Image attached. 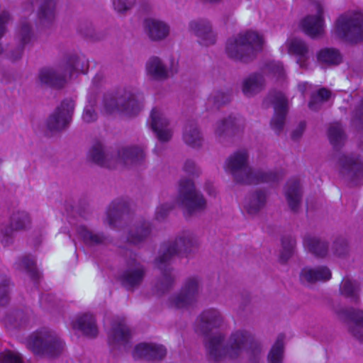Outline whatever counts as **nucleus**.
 I'll use <instances>...</instances> for the list:
<instances>
[{
    "label": "nucleus",
    "instance_id": "8fccbe9b",
    "mask_svg": "<svg viewBox=\"0 0 363 363\" xmlns=\"http://www.w3.org/2000/svg\"><path fill=\"white\" fill-rule=\"evenodd\" d=\"M89 103V104L85 106L82 115L83 121L87 123L94 122L97 119V113L95 109L96 105V100H90Z\"/></svg>",
    "mask_w": 363,
    "mask_h": 363
},
{
    "label": "nucleus",
    "instance_id": "052dcab7",
    "mask_svg": "<svg viewBox=\"0 0 363 363\" xmlns=\"http://www.w3.org/2000/svg\"><path fill=\"white\" fill-rule=\"evenodd\" d=\"M354 120L363 130V99L354 110Z\"/></svg>",
    "mask_w": 363,
    "mask_h": 363
},
{
    "label": "nucleus",
    "instance_id": "5701e85b",
    "mask_svg": "<svg viewBox=\"0 0 363 363\" xmlns=\"http://www.w3.org/2000/svg\"><path fill=\"white\" fill-rule=\"evenodd\" d=\"M130 207L127 201L118 198L113 200L106 211V220L111 228H115L118 221L129 213Z\"/></svg>",
    "mask_w": 363,
    "mask_h": 363
},
{
    "label": "nucleus",
    "instance_id": "c03bdc74",
    "mask_svg": "<svg viewBox=\"0 0 363 363\" xmlns=\"http://www.w3.org/2000/svg\"><path fill=\"white\" fill-rule=\"evenodd\" d=\"M11 280L6 274L0 272V307L7 306L11 301Z\"/></svg>",
    "mask_w": 363,
    "mask_h": 363
},
{
    "label": "nucleus",
    "instance_id": "f8f14e48",
    "mask_svg": "<svg viewBox=\"0 0 363 363\" xmlns=\"http://www.w3.org/2000/svg\"><path fill=\"white\" fill-rule=\"evenodd\" d=\"M268 99L274 107V113L270 121V126L277 134L284 129L288 113V100L281 91L269 93Z\"/></svg>",
    "mask_w": 363,
    "mask_h": 363
},
{
    "label": "nucleus",
    "instance_id": "6e6d98bb",
    "mask_svg": "<svg viewBox=\"0 0 363 363\" xmlns=\"http://www.w3.org/2000/svg\"><path fill=\"white\" fill-rule=\"evenodd\" d=\"M1 363H23L21 356L12 351H7L0 354Z\"/></svg>",
    "mask_w": 363,
    "mask_h": 363
},
{
    "label": "nucleus",
    "instance_id": "a18cd8bd",
    "mask_svg": "<svg viewBox=\"0 0 363 363\" xmlns=\"http://www.w3.org/2000/svg\"><path fill=\"white\" fill-rule=\"evenodd\" d=\"M296 245V239L291 235H285L281 238L282 250L280 254L279 260L285 264L294 253Z\"/></svg>",
    "mask_w": 363,
    "mask_h": 363
},
{
    "label": "nucleus",
    "instance_id": "f257e3e1",
    "mask_svg": "<svg viewBox=\"0 0 363 363\" xmlns=\"http://www.w3.org/2000/svg\"><path fill=\"white\" fill-rule=\"evenodd\" d=\"M196 247V240L191 234L177 238L174 241L163 243L160 255L155 263L161 272L162 277L157 281L155 288L158 293L164 294L168 292L174 284V277L172 274L173 268L171 264L173 258L179 254L186 255L191 253Z\"/></svg>",
    "mask_w": 363,
    "mask_h": 363
},
{
    "label": "nucleus",
    "instance_id": "1a4fd4ad",
    "mask_svg": "<svg viewBox=\"0 0 363 363\" xmlns=\"http://www.w3.org/2000/svg\"><path fill=\"white\" fill-rule=\"evenodd\" d=\"M31 224L30 214L25 211H16L10 216L9 224L2 225L0 227V240L4 247L13 244L14 233L26 230Z\"/></svg>",
    "mask_w": 363,
    "mask_h": 363
},
{
    "label": "nucleus",
    "instance_id": "7c9ffc66",
    "mask_svg": "<svg viewBox=\"0 0 363 363\" xmlns=\"http://www.w3.org/2000/svg\"><path fill=\"white\" fill-rule=\"evenodd\" d=\"M183 140L190 147L201 146L203 137L195 121L189 120L185 124L183 130Z\"/></svg>",
    "mask_w": 363,
    "mask_h": 363
},
{
    "label": "nucleus",
    "instance_id": "a878e982",
    "mask_svg": "<svg viewBox=\"0 0 363 363\" xmlns=\"http://www.w3.org/2000/svg\"><path fill=\"white\" fill-rule=\"evenodd\" d=\"M73 328L80 330L84 335L90 338H95L98 335L96 318L89 313L79 316L73 323Z\"/></svg>",
    "mask_w": 363,
    "mask_h": 363
},
{
    "label": "nucleus",
    "instance_id": "f03ea898",
    "mask_svg": "<svg viewBox=\"0 0 363 363\" xmlns=\"http://www.w3.org/2000/svg\"><path fill=\"white\" fill-rule=\"evenodd\" d=\"M225 336L218 334L211 337L206 344L209 357L215 362H219L224 357L237 358L241 351L251 352L255 357L261 352L260 344L247 331H237L232 334L230 345L224 346Z\"/></svg>",
    "mask_w": 363,
    "mask_h": 363
},
{
    "label": "nucleus",
    "instance_id": "09e8293b",
    "mask_svg": "<svg viewBox=\"0 0 363 363\" xmlns=\"http://www.w3.org/2000/svg\"><path fill=\"white\" fill-rule=\"evenodd\" d=\"M21 264L33 281H38L39 280L40 273L36 268V264L33 259L25 256L21 259Z\"/></svg>",
    "mask_w": 363,
    "mask_h": 363
},
{
    "label": "nucleus",
    "instance_id": "ddd939ff",
    "mask_svg": "<svg viewBox=\"0 0 363 363\" xmlns=\"http://www.w3.org/2000/svg\"><path fill=\"white\" fill-rule=\"evenodd\" d=\"M145 274V267L140 262L135 261L133 264H128L127 268L120 274L118 280L126 290L133 291L142 284Z\"/></svg>",
    "mask_w": 363,
    "mask_h": 363
},
{
    "label": "nucleus",
    "instance_id": "e433bc0d",
    "mask_svg": "<svg viewBox=\"0 0 363 363\" xmlns=\"http://www.w3.org/2000/svg\"><path fill=\"white\" fill-rule=\"evenodd\" d=\"M317 60L327 66H337L342 62V56L338 49L325 48L320 49L316 55Z\"/></svg>",
    "mask_w": 363,
    "mask_h": 363
},
{
    "label": "nucleus",
    "instance_id": "c756f323",
    "mask_svg": "<svg viewBox=\"0 0 363 363\" xmlns=\"http://www.w3.org/2000/svg\"><path fill=\"white\" fill-rule=\"evenodd\" d=\"M289 52L297 57V63L301 67H307V62L309 59V49L306 43L299 38H294L289 43Z\"/></svg>",
    "mask_w": 363,
    "mask_h": 363
},
{
    "label": "nucleus",
    "instance_id": "39448f33",
    "mask_svg": "<svg viewBox=\"0 0 363 363\" xmlns=\"http://www.w3.org/2000/svg\"><path fill=\"white\" fill-rule=\"evenodd\" d=\"M264 40L257 32L247 30L230 38L225 45L228 57L235 61L250 63L263 49Z\"/></svg>",
    "mask_w": 363,
    "mask_h": 363
},
{
    "label": "nucleus",
    "instance_id": "b1692460",
    "mask_svg": "<svg viewBox=\"0 0 363 363\" xmlns=\"http://www.w3.org/2000/svg\"><path fill=\"white\" fill-rule=\"evenodd\" d=\"M265 85L266 82L263 74L254 72L243 80L242 91L245 96L252 97L264 90Z\"/></svg>",
    "mask_w": 363,
    "mask_h": 363
},
{
    "label": "nucleus",
    "instance_id": "423d86ee",
    "mask_svg": "<svg viewBox=\"0 0 363 363\" xmlns=\"http://www.w3.org/2000/svg\"><path fill=\"white\" fill-rule=\"evenodd\" d=\"M26 346L35 355L56 358L62 353L65 344L54 331L43 328L28 337Z\"/></svg>",
    "mask_w": 363,
    "mask_h": 363
},
{
    "label": "nucleus",
    "instance_id": "58836bf2",
    "mask_svg": "<svg viewBox=\"0 0 363 363\" xmlns=\"http://www.w3.org/2000/svg\"><path fill=\"white\" fill-rule=\"evenodd\" d=\"M150 223L144 220L138 223L129 231L127 239L129 242L137 245L145 240L150 235Z\"/></svg>",
    "mask_w": 363,
    "mask_h": 363
},
{
    "label": "nucleus",
    "instance_id": "13d9d810",
    "mask_svg": "<svg viewBox=\"0 0 363 363\" xmlns=\"http://www.w3.org/2000/svg\"><path fill=\"white\" fill-rule=\"evenodd\" d=\"M174 206L170 203H164L158 206L155 212V219L158 221L164 220L173 209Z\"/></svg>",
    "mask_w": 363,
    "mask_h": 363
},
{
    "label": "nucleus",
    "instance_id": "774afa93",
    "mask_svg": "<svg viewBox=\"0 0 363 363\" xmlns=\"http://www.w3.org/2000/svg\"><path fill=\"white\" fill-rule=\"evenodd\" d=\"M362 149H363V147H362Z\"/></svg>",
    "mask_w": 363,
    "mask_h": 363
},
{
    "label": "nucleus",
    "instance_id": "69168bd1",
    "mask_svg": "<svg viewBox=\"0 0 363 363\" xmlns=\"http://www.w3.org/2000/svg\"><path fill=\"white\" fill-rule=\"evenodd\" d=\"M205 190L210 196H215L216 194V191L213 186L209 182L205 184Z\"/></svg>",
    "mask_w": 363,
    "mask_h": 363
},
{
    "label": "nucleus",
    "instance_id": "9b49d317",
    "mask_svg": "<svg viewBox=\"0 0 363 363\" xmlns=\"http://www.w3.org/2000/svg\"><path fill=\"white\" fill-rule=\"evenodd\" d=\"M74 101L71 99H64L47 121L48 129L50 131H61L68 127L72 119Z\"/></svg>",
    "mask_w": 363,
    "mask_h": 363
},
{
    "label": "nucleus",
    "instance_id": "7ed1b4c3",
    "mask_svg": "<svg viewBox=\"0 0 363 363\" xmlns=\"http://www.w3.org/2000/svg\"><path fill=\"white\" fill-rule=\"evenodd\" d=\"M248 157L246 150H240L228 159L227 167L236 183L242 184L274 183L281 179L280 174L276 172L254 171L248 165Z\"/></svg>",
    "mask_w": 363,
    "mask_h": 363
},
{
    "label": "nucleus",
    "instance_id": "a19ab883",
    "mask_svg": "<svg viewBox=\"0 0 363 363\" xmlns=\"http://www.w3.org/2000/svg\"><path fill=\"white\" fill-rule=\"evenodd\" d=\"M340 291L341 294L350 298L352 303H357L359 302V284L357 281L348 278L344 279Z\"/></svg>",
    "mask_w": 363,
    "mask_h": 363
},
{
    "label": "nucleus",
    "instance_id": "f3484780",
    "mask_svg": "<svg viewBox=\"0 0 363 363\" xmlns=\"http://www.w3.org/2000/svg\"><path fill=\"white\" fill-rule=\"evenodd\" d=\"M150 128L160 142L167 143L172 137V132L169 128V121L157 108H153L150 113Z\"/></svg>",
    "mask_w": 363,
    "mask_h": 363
},
{
    "label": "nucleus",
    "instance_id": "e2e57ef3",
    "mask_svg": "<svg viewBox=\"0 0 363 363\" xmlns=\"http://www.w3.org/2000/svg\"><path fill=\"white\" fill-rule=\"evenodd\" d=\"M306 128V123L304 121L300 122L298 128L291 133V138L294 140L299 139Z\"/></svg>",
    "mask_w": 363,
    "mask_h": 363
},
{
    "label": "nucleus",
    "instance_id": "79ce46f5",
    "mask_svg": "<svg viewBox=\"0 0 363 363\" xmlns=\"http://www.w3.org/2000/svg\"><path fill=\"white\" fill-rule=\"evenodd\" d=\"M331 97V91L326 88H320L313 93L308 102V108L313 111H319L323 103L328 101Z\"/></svg>",
    "mask_w": 363,
    "mask_h": 363
},
{
    "label": "nucleus",
    "instance_id": "4be33fe9",
    "mask_svg": "<svg viewBox=\"0 0 363 363\" xmlns=\"http://www.w3.org/2000/svg\"><path fill=\"white\" fill-rule=\"evenodd\" d=\"M199 318V329L203 335H208L213 329L220 328L223 322L221 313L215 308L203 311Z\"/></svg>",
    "mask_w": 363,
    "mask_h": 363
},
{
    "label": "nucleus",
    "instance_id": "473e14b6",
    "mask_svg": "<svg viewBox=\"0 0 363 363\" xmlns=\"http://www.w3.org/2000/svg\"><path fill=\"white\" fill-rule=\"evenodd\" d=\"M57 0H41L38 9V18L40 23L48 26L52 23L55 18Z\"/></svg>",
    "mask_w": 363,
    "mask_h": 363
},
{
    "label": "nucleus",
    "instance_id": "aec40b11",
    "mask_svg": "<svg viewBox=\"0 0 363 363\" xmlns=\"http://www.w3.org/2000/svg\"><path fill=\"white\" fill-rule=\"evenodd\" d=\"M88 158L94 164L106 168H111L115 163V155L107 151L104 145L96 141L90 148Z\"/></svg>",
    "mask_w": 363,
    "mask_h": 363
},
{
    "label": "nucleus",
    "instance_id": "4468645a",
    "mask_svg": "<svg viewBox=\"0 0 363 363\" xmlns=\"http://www.w3.org/2000/svg\"><path fill=\"white\" fill-rule=\"evenodd\" d=\"M133 333L124 320H117L112 323L108 333V343L111 347L121 345L125 350L131 347Z\"/></svg>",
    "mask_w": 363,
    "mask_h": 363
},
{
    "label": "nucleus",
    "instance_id": "4c0bfd02",
    "mask_svg": "<svg viewBox=\"0 0 363 363\" xmlns=\"http://www.w3.org/2000/svg\"><path fill=\"white\" fill-rule=\"evenodd\" d=\"M78 233L84 243L89 247L99 246L106 243L108 238L103 232H94L84 225L79 226Z\"/></svg>",
    "mask_w": 363,
    "mask_h": 363
},
{
    "label": "nucleus",
    "instance_id": "2eb2a0df",
    "mask_svg": "<svg viewBox=\"0 0 363 363\" xmlns=\"http://www.w3.org/2000/svg\"><path fill=\"white\" fill-rule=\"evenodd\" d=\"M338 164L340 174L348 181L357 184L363 177V163L359 157L342 155Z\"/></svg>",
    "mask_w": 363,
    "mask_h": 363
},
{
    "label": "nucleus",
    "instance_id": "37998d69",
    "mask_svg": "<svg viewBox=\"0 0 363 363\" xmlns=\"http://www.w3.org/2000/svg\"><path fill=\"white\" fill-rule=\"evenodd\" d=\"M328 138L334 149L339 150L344 144L345 140V132L339 123L331 125L328 129Z\"/></svg>",
    "mask_w": 363,
    "mask_h": 363
},
{
    "label": "nucleus",
    "instance_id": "338daca9",
    "mask_svg": "<svg viewBox=\"0 0 363 363\" xmlns=\"http://www.w3.org/2000/svg\"><path fill=\"white\" fill-rule=\"evenodd\" d=\"M79 32L86 36V37H91L92 36V29L91 28H87L86 30H84L82 27L79 28Z\"/></svg>",
    "mask_w": 363,
    "mask_h": 363
},
{
    "label": "nucleus",
    "instance_id": "c85d7f7f",
    "mask_svg": "<svg viewBox=\"0 0 363 363\" xmlns=\"http://www.w3.org/2000/svg\"><path fill=\"white\" fill-rule=\"evenodd\" d=\"M342 313L353 322V324L349 328L350 333L359 342H363V311L350 308L343 311Z\"/></svg>",
    "mask_w": 363,
    "mask_h": 363
},
{
    "label": "nucleus",
    "instance_id": "5fc2aeb1",
    "mask_svg": "<svg viewBox=\"0 0 363 363\" xmlns=\"http://www.w3.org/2000/svg\"><path fill=\"white\" fill-rule=\"evenodd\" d=\"M135 4V0H114V9L119 13H125Z\"/></svg>",
    "mask_w": 363,
    "mask_h": 363
},
{
    "label": "nucleus",
    "instance_id": "680f3d73",
    "mask_svg": "<svg viewBox=\"0 0 363 363\" xmlns=\"http://www.w3.org/2000/svg\"><path fill=\"white\" fill-rule=\"evenodd\" d=\"M184 170L190 175L199 176V170L196 167V164L191 160H187L184 163Z\"/></svg>",
    "mask_w": 363,
    "mask_h": 363
},
{
    "label": "nucleus",
    "instance_id": "49530a36",
    "mask_svg": "<svg viewBox=\"0 0 363 363\" xmlns=\"http://www.w3.org/2000/svg\"><path fill=\"white\" fill-rule=\"evenodd\" d=\"M284 335L280 334L278 336L274 345L268 354L267 358L269 363H282L284 356Z\"/></svg>",
    "mask_w": 363,
    "mask_h": 363
},
{
    "label": "nucleus",
    "instance_id": "bb28decb",
    "mask_svg": "<svg viewBox=\"0 0 363 363\" xmlns=\"http://www.w3.org/2000/svg\"><path fill=\"white\" fill-rule=\"evenodd\" d=\"M144 28L149 38L154 41L165 38L169 31V26L167 24L152 18L145 19Z\"/></svg>",
    "mask_w": 363,
    "mask_h": 363
},
{
    "label": "nucleus",
    "instance_id": "603ef678",
    "mask_svg": "<svg viewBox=\"0 0 363 363\" xmlns=\"http://www.w3.org/2000/svg\"><path fill=\"white\" fill-rule=\"evenodd\" d=\"M151 343H140L138 344L133 352V357L135 359H144L148 361V354L150 351L146 350L147 348H150Z\"/></svg>",
    "mask_w": 363,
    "mask_h": 363
},
{
    "label": "nucleus",
    "instance_id": "cd10ccee",
    "mask_svg": "<svg viewBox=\"0 0 363 363\" xmlns=\"http://www.w3.org/2000/svg\"><path fill=\"white\" fill-rule=\"evenodd\" d=\"M304 247L317 257H325L329 248V244L321 238L307 234L303 237Z\"/></svg>",
    "mask_w": 363,
    "mask_h": 363
},
{
    "label": "nucleus",
    "instance_id": "72a5a7b5",
    "mask_svg": "<svg viewBox=\"0 0 363 363\" xmlns=\"http://www.w3.org/2000/svg\"><path fill=\"white\" fill-rule=\"evenodd\" d=\"M267 202V194L264 190L257 189L248 195L245 208L251 215H255L264 208Z\"/></svg>",
    "mask_w": 363,
    "mask_h": 363
},
{
    "label": "nucleus",
    "instance_id": "20e7f679",
    "mask_svg": "<svg viewBox=\"0 0 363 363\" xmlns=\"http://www.w3.org/2000/svg\"><path fill=\"white\" fill-rule=\"evenodd\" d=\"M88 66V62L84 57L69 54L61 62L60 70L52 67L41 68L38 74V80L42 86L61 89L66 84L67 74L72 75L74 72L85 73Z\"/></svg>",
    "mask_w": 363,
    "mask_h": 363
},
{
    "label": "nucleus",
    "instance_id": "0eeeda50",
    "mask_svg": "<svg viewBox=\"0 0 363 363\" xmlns=\"http://www.w3.org/2000/svg\"><path fill=\"white\" fill-rule=\"evenodd\" d=\"M103 106L108 114L119 111L128 115H136L140 109L135 94L125 89L104 94Z\"/></svg>",
    "mask_w": 363,
    "mask_h": 363
},
{
    "label": "nucleus",
    "instance_id": "2f4dec72",
    "mask_svg": "<svg viewBox=\"0 0 363 363\" xmlns=\"http://www.w3.org/2000/svg\"><path fill=\"white\" fill-rule=\"evenodd\" d=\"M145 69L147 74L152 79L162 81L169 77L167 67L158 57H151L146 62Z\"/></svg>",
    "mask_w": 363,
    "mask_h": 363
},
{
    "label": "nucleus",
    "instance_id": "4d7b16f0",
    "mask_svg": "<svg viewBox=\"0 0 363 363\" xmlns=\"http://www.w3.org/2000/svg\"><path fill=\"white\" fill-rule=\"evenodd\" d=\"M266 69L273 74L278 78L284 77V70L281 63L276 62H269L265 65Z\"/></svg>",
    "mask_w": 363,
    "mask_h": 363
},
{
    "label": "nucleus",
    "instance_id": "0e129e2a",
    "mask_svg": "<svg viewBox=\"0 0 363 363\" xmlns=\"http://www.w3.org/2000/svg\"><path fill=\"white\" fill-rule=\"evenodd\" d=\"M103 79L104 75L101 73H97L93 78L92 83L95 86L98 87L100 86Z\"/></svg>",
    "mask_w": 363,
    "mask_h": 363
},
{
    "label": "nucleus",
    "instance_id": "c9c22d12",
    "mask_svg": "<svg viewBox=\"0 0 363 363\" xmlns=\"http://www.w3.org/2000/svg\"><path fill=\"white\" fill-rule=\"evenodd\" d=\"M20 45L10 53L9 58L13 62L21 58L24 47L28 44L32 37L31 26L28 23H23L19 30Z\"/></svg>",
    "mask_w": 363,
    "mask_h": 363
},
{
    "label": "nucleus",
    "instance_id": "393cba45",
    "mask_svg": "<svg viewBox=\"0 0 363 363\" xmlns=\"http://www.w3.org/2000/svg\"><path fill=\"white\" fill-rule=\"evenodd\" d=\"M302 190L300 182L297 179H293L287 182V188L285 196L289 208L294 213H297L302 199Z\"/></svg>",
    "mask_w": 363,
    "mask_h": 363
},
{
    "label": "nucleus",
    "instance_id": "de8ad7c7",
    "mask_svg": "<svg viewBox=\"0 0 363 363\" xmlns=\"http://www.w3.org/2000/svg\"><path fill=\"white\" fill-rule=\"evenodd\" d=\"M6 325L11 328V326L16 328H20L24 323V313L21 310H15L9 312L5 317Z\"/></svg>",
    "mask_w": 363,
    "mask_h": 363
},
{
    "label": "nucleus",
    "instance_id": "dca6fc26",
    "mask_svg": "<svg viewBox=\"0 0 363 363\" xmlns=\"http://www.w3.org/2000/svg\"><path fill=\"white\" fill-rule=\"evenodd\" d=\"M199 282L196 278L186 280L179 294L170 298L171 303L177 308H186L196 301Z\"/></svg>",
    "mask_w": 363,
    "mask_h": 363
},
{
    "label": "nucleus",
    "instance_id": "412c9836",
    "mask_svg": "<svg viewBox=\"0 0 363 363\" xmlns=\"http://www.w3.org/2000/svg\"><path fill=\"white\" fill-rule=\"evenodd\" d=\"M332 273L325 266L315 268L303 267L299 274V280L302 284H314L317 281H327L331 279Z\"/></svg>",
    "mask_w": 363,
    "mask_h": 363
},
{
    "label": "nucleus",
    "instance_id": "ea45409f",
    "mask_svg": "<svg viewBox=\"0 0 363 363\" xmlns=\"http://www.w3.org/2000/svg\"><path fill=\"white\" fill-rule=\"evenodd\" d=\"M238 130V128L236 123V118L230 116L218 123L215 133L220 138H225L226 137L233 136Z\"/></svg>",
    "mask_w": 363,
    "mask_h": 363
},
{
    "label": "nucleus",
    "instance_id": "9d476101",
    "mask_svg": "<svg viewBox=\"0 0 363 363\" xmlns=\"http://www.w3.org/2000/svg\"><path fill=\"white\" fill-rule=\"evenodd\" d=\"M335 33L350 43L363 40V14L356 18L340 16L335 23Z\"/></svg>",
    "mask_w": 363,
    "mask_h": 363
},
{
    "label": "nucleus",
    "instance_id": "f704fd0d",
    "mask_svg": "<svg viewBox=\"0 0 363 363\" xmlns=\"http://www.w3.org/2000/svg\"><path fill=\"white\" fill-rule=\"evenodd\" d=\"M143 150L136 146L123 147L115 154V162L120 159L125 164H135L143 160Z\"/></svg>",
    "mask_w": 363,
    "mask_h": 363
},
{
    "label": "nucleus",
    "instance_id": "864d4df0",
    "mask_svg": "<svg viewBox=\"0 0 363 363\" xmlns=\"http://www.w3.org/2000/svg\"><path fill=\"white\" fill-rule=\"evenodd\" d=\"M333 249L337 256H343L348 251V242L344 238H337L333 242Z\"/></svg>",
    "mask_w": 363,
    "mask_h": 363
},
{
    "label": "nucleus",
    "instance_id": "bf43d9fd",
    "mask_svg": "<svg viewBox=\"0 0 363 363\" xmlns=\"http://www.w3.org/2000/svg\"><path fill=\"white\" fill-rule=\"evenodd\" d=\"M213 104L219 108L220 106L225 105L230 102V96L228 94L223 91H217L212 96Z\"/></svg>",
    "mask_w": 363,
    "mask_h": 363
},
{
    "label": "nucleus",
    "instance_id": "a211bd4d",
    "mask_svg": "<svg viewBox=\"0 0 363 363\" xmlns=\"http://www.w3.org/2000/svg\"><path fill=\"white\" fill-rule=\"evenodd\" d=\"M303 32L312 38H315L323 33L324 19L323 8L320 4L317 6V13L308 15L301 22Z\"/></svg>",
    "mask_w": 363,
    "mask_h": 363
},
{
    "label": "nucleus",
    "instance_id": "6e6552de",
    "mask_svg": "<svg viewBox=\"0 0 363 363\" xmlns=\"http://www.w3.org/2000/svg\"><path fill=\"white\" fill-rule=\"evenodd\" d=\"M177 200L189 216L206 207L203 195L196 189L194 182L190 179L180 180Z\"/></svg>",
    "mask_w": 363,
    "mask_h": 363
},
{
    "label": "nucleus",
    "instance_id": "3c124183",
    "mask_svg": "<svg viewBox=\"0 0 363 363\" xmlns=\"http://www.w3.org/2000/svg\"><path fill=\"white\" fill-rule=\"evenodd\" d=\"M150 351L148 354V361L161 360L167 354V350L162 345L151 344L150 348H147Z\"/></svg>",
    "mask_w": 363,
    "mask_h": 363
},
{
    "label": "nucleus",
    "instance_id": "6ab92c4d",
    "mask_svg": "<svg viewBox=\"0 0 363 363\" xmlns=\"http://www.w3.org/2000/svg\"><path fill=\"white\" fill-rule=\"evenodd\" d=\"M189 29L200 39V43L208 46L216 43V35L209 21L205 19L192 21Z\"/></svg>",
    "mask_w": 363,
    "mask_h": 363
}]
</instances>
